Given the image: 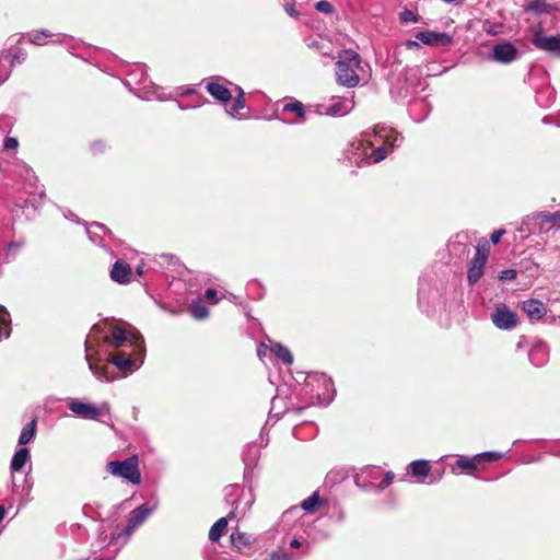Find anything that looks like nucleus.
Listing matches in <instances>:
<instances>
[{
    "instance_id": "obj_1",
    "label": "nucleus",
    "mask_w": 560,
    "mask_h": 560,
    "mask_svg": "<svg viewBox=\"0 0 560 560\" xmlns=\"http://www.w3.org/2000/svg\"><path fill=\"white\" fill-rule=\"evenodd\" d=\"M104 342L109 350L107 362L102 359L93 361L90 354L86 353L89 369L98 381L112 382L115 380V375L109 371L108 363L125 374L136 372L143 364L145 345L142 335L138 330L114 326L110 332L104 336ZM85 347L86 352H89L88 341Z\"/></svg>"
},
{
    "instance_id": "obj_2",
    "label": "nucleus",
    "mask_w": 560,
    "mask_h": 560,
    "mask_svg": "<svg viewBox=\"0 0 560 560\" xmlns=\"http://www.w3.org/2000/svg\"><path fill=\"white\" fill-rule=\"evenodd\" d=\"M402 141V137L392 128L376 126L362 133V139L352 143L351 160L358 166L371 165L386 159Z\"/></svg>"
},
{
    "instance_id": "obj_3",
    "label": "nucleus",
    "mask_w": 560,
    "mask_h": 560,
    "mask_svg": "<svg viewBox=\"0 0 560 560\" xmlns=\"http://www.w3.org/2000/svg\"><path fill=\"white\" fill-rule=\"evenodd\" d=\"M156 509L158 501H154L151 503H143L130 511L127 516L125 527L120 530L117 527L112 534L110 541H121V544L125 545L130 539L135 530L139 528Z\"/></svg>"
},
{
    "instance_id": "obj_4",
    "label": "nucleus",
    "mask_w": 560,
    "mask_h": 560,
    "mask_svg": "<svg viewBox=\"0 0 560 560\" xmlns=\"http://www.w3.org/2000/svg\"><path fill=\"white\" fill-rule=\"evenodd\" d=\"M361 57L352 50H342L339 60L336 62V78L338 84L347 88H354L359 84L360 78L357 69L360 68Z\"/></svg>"
},
{
    "instance_id": "obj_5",
    "label": "nucleus",
    "mask_w": 560,
    "mask_h": 560,
    "mask_svg": "<svg viewBox=\"0 0 560 560\" xmlns=\"http://www.w3.org/2000/svg\"><path fill=\"white\" fill-rule=\"evenodd\" d=\"M106 471L114 477L128 481L132 486H138L141 482L139 457L137 454H133L124 460L108 462L106 464Z\"/></svg>"
},
{
    "instance_id": "obj_6",
    "label": "nucleus",
    "mask_w": 560,
    "mask_h": 560,
    "mask_svg": "<svg viewBox=\"0 0 560 560\" xmlns=\"http://www.w3.org/2000/svg\"><path fill=\"white\" fill-rule=\"evenodd\" d=\"M419 71L417 68H405L392 83L390 93L397 97H407L418 94L417 86L420 84Z\"/></svg>"
},
{
    "instance_id": "obj_7",
    "label": "nucleus",
    "mask_w": 560,
    "mask_h": 560,
    "mask_svg": "<svg viewBox=\"0 0 560 560\" xmlns=\"http://www.w3.org/2000/svg\"><path fill=\"white\" fill-rule=\"evenodd\" d=\"M67 406L73 415L86 420H100L103 410L106 412L109 411V406L107 402H104L101 407H98L94 404L84 402L77 398H70Z\"/></svg>"
},
{
    "instance_id": "obj_8",
    "label": "nucleus",
    "mask_w": 560,
    "mask_h": 560,
    "mask_svg": "<svg viewBox=\"0 0 560 560\" xmlns=\"http://www.w3.org/2000/svg\"><path fill=\"white\" fill-rule=\"evenodd\" d=\"M0 172L3 175H18L31 187H35L38 180L32 167L19 159H14L13 162H0Z\"/></svg>"
},
{
    "instance_id": "obj_9",
    "label": "nucleus",
    "mask_w": 560,
    "mask_h": 560,
    "mask_svg": "<svg viewBox=\"0 0 560 560\" xmlns=\"http://www.w3.org/2000/svg\"><path fill=\"white\" fill-rule=\"evenodd\" d=\"M521 56L518 48L509 40H502L493 45L490 59L502 65H509L517 60Z\"/></svg>"
},
{
    "instance_id": "obj_10",
    "label": "nucleus",
    "mask_w": 560,
    "mask_h": 560,
    "mask_svg": "<svg viewBox=\"0 0 560 560\" xmlns=\"http://www.w3.org/2000/svg\"><path fill=\"white\" fill-rule=\"evenodd\" d=\"M491 320L498 329L512 330L518 324V316L505 304H500L493 310Z\"/></svg>"
},
{
    "instance_id": "obj_11",
    "label": "nucleus",
    "mask_w": 560,
    "mask_h": 560,
    "mask_svg": "<svg viewBox=\"0 0 560 560\" xmlns=\"http://www.w3.org/2000/svg\"><path fill=\"white\" fill-rule=\"evenodd\" d=\"M488 259V249L476 247V255L470 261L467 271V280L469 284L477 283L483 275V268Z\"/></svg>"
},
{
    "instance_id": "obj_12",
    "label": "nucleus",
    "mask_w": 560,
    "mask_h": 560,
    "mask_svg": "<svg viewBox=\"0 0 560 560\" xmlns=\"http://www.w3.org/2000/svg\"><path fill=\"white\" fill-rule=\"evenodd\" d=\"M254 503V495L250 490L247 492L242 489L240 493L233 499L231 510L228 513L229 518L243 517Z\"/></svg>"
},
{
    "instance_id": "obj_13",
    "label": "nucleus",
    "mask_w": 560,
    "mask_h": 560,
    "mask_svg": "<svg viewBox=\"0 0 560 560\" xmlns=\"http://www.w3.org/2000/svg\"><path fill=\"white\" fill-rule=\"evenodd\" d=\"M533 44L536 48L560 58V35H545L539 31L534 35Z\"/></svg>"
},
{
    "instance_id": "obj_14",
    "label": "nucleus",
    "mask_w": 560,
    "mask_h": 560,
    "mask_svg": "<svg viewBox=\"0 0 560 560\" xmlns=\"http://www.w3.org/2000/svg\"><path fill=\"white\" fill-rule=\"evenodd\" d=\"M85 230L93 244L103 248H107L109 246V242L113 240V234L104 224L93 222L88 224Z\"/></svg>"
},
{
    "instance_id": "obj_15",
    "label": "nucleus",
    "mask_w": 560,
    "mask_h": 560,
    "mask_svg": "<svg viewBox=\"0 0 560 560\" xmlns=\"http://www.w3.org/2000/svg\"><path fill=\"white\" fill-rule=\"evenodd\" d=\"M331 104L324 107V114L334 117H341L349 114L354 108V103L351 98L332 96Z\"/></svg>"
},
{
    "instance_id": "obj_16",
    "label": "nucleus",
    "mask_w": 560,
    "mask_h": 560,
    "mask_svg": "<svg viewBox=\"0 0 560 560\" xmlns=\"http://www.w3.org/2000/svg\"><path fill=\"white\" fill-rule=\"evenodd\" d=\"M416 39L428 46H450L453 43L451 35L433 31L419 32L416 34Z\"/></svg>"
},
{
    "instance_id": "obj_17",
    "label": "nucleus",
    "mask_w": 560,
    "mask_h": 560,
    "mask_svg": "<svg viewBox=\"0 0 560 560\" xmlns=\"http://www.w3.org/2000/svg\"><path fill=\"white\" fill-rule=\"evenodd\" d=\"M110 279L119 284H126L131 279V267L126 261L118 259L110 269Z\"/></svg>"
},
{
    "instance_id": "obj_18",
    "label": "nucleus",
    "mask_w": 560,
    "mask_h": 560,
    "mask_svg": "<svg viewBox=\"0 0 560 560\" xmlns=\"http://www.w3.org/2000/svg\"><path fill=\"white\" fill-rule=\"evenodd\" d=\"M548 347L541 341L534 343L528 353L530 363L537 368L544 366L548 361Z\"/></svg>"
},
{
    "instance_id": "obj_19",
    "label": "nucleus",
    "mask_w": 560,
    "mask_h": 560,
    "mask_svg": "<svg viewBox=\"0 0 560 560\" xmlns=\"http://www.w3.org/2000/svg\"><path fill=\"white\" fill-rule=\"evenodd\" d=\"M522 310L526 313V315L532 320H539L541 319L546 313L547 308L545 304L536 299H530L527 301H524L522 304Z\"/></svg>"
},
{
    "instance_id": "obj_20",
    "label": "nucleus",
    "mask_w": 560,
    "mask_h": 560,
    "mask_svg": "<svg viewBox=\"0 0 560 560\" xmlns=\"http://www.w3.org/2000/svg\"><path fill=\"white\" fill-rule=\"evenodd\" d=\"M448 253L452 256L463 257L468 254V236L466 233H458L454 240L448 242Z\"/></svg>"
},
{
    "instance_id": "obj_21",
    "label": "nucleus",
    "mask_w": 560,
    "mask_h": 560,
    "mask_svg": "<svg viewBox=\"0 0 560 560\" xmlns=\"http://www.w3.org/2000/svg\"><path fill=\"white\" fill-rule=\"evenodd\" d=\"M317 382L320 383L323 385V387L325 388L324 393L316 394L318 402L327 406L328 404L331 402V400L334 399V395H335L332 381L325 374H322L317 377Z\"/></svg>"
},
{
    "instance_id": "obj_22",
    "label": "nucleus",
    "mask_w": 560,
    "mask_h": 560,
    "mask_svg": "<svg viewBox=\"0 0 560 560\" xmlns=\"http://www.w3.org/2000/svg\"><path fill=\"white\" fill-rule=\"evenodd\" d=\"M283 113H293L295 115L294 121H289L290 124L296 122L302 124L305 121V108L302 102L291 98L289 102H287L282 107Z\"/></svg>"
},
{
    "instance_id": "obj_23",
    "label": "nucleus",
    "mask_w": 560,
    "mask_h": 560,
    "mask_svg": "<svg viewBox=\"0 0 560 560\" xmlns=\"http://www.w3.org/2000/svg\"><path fill=\"white\" fill-rule=\"evenodd\" d=\"M206 89H207L208 93L217 101L225 103L232 98L231 91L218 82H213V81L209 82L206 85Z\"/></svg>"
},
{
    "instance_id": "obj_24",
    "label": "nucleus",
    "mask_w": 560,
    "mask_h": 560,
    "mask_svg": "<svg viewBox=\"0 0 560 560\" xmlns=\"http://www.w3.org/2000/svg\"><path fill=\"white\" fill-rule=\"evenodd\" d=\"M478 465V460L476 455L474 457L468 456H458L455 464L452 466V471L456 472L457 470L464 471L468 475L474 474L476 471Z\"/></svg>"
},
{
    "instance_id": "obj_25",
    "label": "nucleus",
    "mask_w": 560,
    "mask_h": 560,
    "mask_svg": "<svg viewBox=\"0 0 560 560\" xmlns=\"http://www.w3.org/2000/svg\"><path fill=\"white\" fill-rule=\"evenodd\" d=\"M409 471L413 477L422 481L431 471L430 462L425 459L413 460L409 464Z\"/></svg>"
},
{
    "instance_id": "obj_26",
    "label": "nucleus",
    "mask_w": 560,
    "mask_h": 560,
    "mask_svg": "<svg viewBox=\"0 0 560 560\" xmlns=\"http://www.w3.org/2000/svg\"><path fill=\"white\" fill-rule=\"evenodd\" d=\"M30 459V451L26 447L19 448L11 460V471H20Z\"/></svg>"
},
{
    "instance_id": "obj_27",
    "label": "nucleus",
    "mask_w": 560,
    "mask_h": 560,
    "mask_svg": "<svg viewBox=\"0 0 560 560\" xmlns=\"http://www.w3.org/2000/svg\"><path fill=\"white\" fill-rule=\"evenodd\" d=\"M541 228L548 225V228L560 229V211L551 212H539L536 215Z\"/></svg>"
},
{
    "instance_id": "obj_28",
    "label": "nucleus",
    "mask_w": 560,
    "mask_h": 560,
    "mask_svg": "<svg viewBox=\"0 0 560 560\" xmlns=\"http://www.w3.org/2000/svg\"><path fill=\"white\" fill-rule=\"evenodd\" d=\"M231 542L237 550L242 551L249 548L254 542V539L246 533L236 532L231 534Z\"/></svg>"
},
{
    "instance_id": "obj_29",
    "label": "nucleus",
    "mask_w": 560,
    "mask_h": 560,
    "mask_svg": "<svg viewBox=\"0 0 560 560\" xmlns=\"http://www.w3.org/2000/svg\"><path fill=\"white\" fill-rule=\"evenodd\" d=\"M11 316L3 305H0V341L7 339L11 334Z\"/></svg>"
},
{
    "instance_id": "obj_30",
    "label": "nucleus",
    "mask_w": 560,
    "mask_h": 560,
    "mask_svg": "<svg viewBox=\"0 0 560 560\" xmlns=\"http://www.w3.org/2000/svg\"><path fill=\"white\" fill-rule=\"evenodd\" d=\"M270 351L273 352L275 355L285 365H291L293 363V355L287 347L280 343H275L270 347Z\"/></svg>"
},
{
    "instance_id": "obj_31",
    "label": "nucleus",
    "mask_w": 560,
    "mask_h": 560,
    "mask_svg": "<svg viewBox=\"0 0 560 560\" xmlns=\"http://www.w3.org/2000/svg\"><path fill=\"white\" fill-rule=\"evenodd\" d=\"M228 527V518L221 517L219 518L209 530V539L211 541H218Z\"/></svg>"
},
{
    "instance_id": "obj_32",
    "label": "nucleus",
    "mask_w": 560,
    "mask_h": 560,
    "mask_svg": "<svg viewBox=\"0 0 560 560\" xmlns=\"http://www.w3.org/2000/svg\"><path fill=\"white\" fill-rule=\"evenodd\" d=\"M551 10V4H549L546 0H532L525 7L526 12H534L536 14H546Z\"/></svg>"
},
{
    "instance_id": "obj_33",
    "label": "nucleus",
    "mask_w": 560,
    "mask_h": 560,
    "mask_svg": "<svg viewBox=\"0 0 560 560\" xmlns=\"http://www.w3.org/2000/svg\"><path fill=\"white\" fill-rule=\"evenodd\" d=\"M555 98L553 90L550 88H541L536 93V102L539 106L547 107L549 106Z\"/></svg>"
},
{
    "instance_id": "obj_34",
    "label": "nucleus",
    "mask_w": 560,
    "mask_h": 560,
    "mask_svg": "<svg viewBox=\"0 0 560 560\" xmlns=\"http://www.w3.org/2000/svg\"><path fill=\"white\" fill-rule=\"evenodd\" d=\"M36 430V419H33L28 422L21 431L19 436V444L25 445L27 444L35 435Z\"/></svg>"
},
{
    "instance_id": "obj_35",
    "label": "nucleus",
    "mask_w": 560,
    "mask_h": 560,
    "mask_svg": "<svg viewBox=\"0 0 560 560\" xmlns=\"http://www.w3.org/2000/svg\"><path fill=\"white\" fill-rule=\"evenodd\" d=\"M236 91H237V96L235 97V101H234L231 109L228 110V113L233 118H237L238 112L245 107L244 91L240 86H236Z\"/></svg>"
},
{
    "instance_id": "obj_36",
    "label": "nucleus",
    "mask_w": 560,
    "mask_h": 560,
    "mask_svg": "<svg viewBox=\"0 0 560 560\" xmlns=\"http://www.w3.org/2000/svg\"><path fill=\"white\" fill-rule=\"evenodd\" d=\"M51 36L52 34L47 30L34 31L28 34V40L34 45L42 46L46 44V38Z\"/></svg>"
},
{
    "instance_id": "obj_37",
    "label": "nucleus",
    "mask_w": 560,
    "mask_h": 560,
    "mask_svg": "<svg viewBox=\"0 0 560 560\" xmlns=\"http://www.w3.org/2000/svg\"><path fill=\"white\" fill-rule=\"evenodd\" d=\"M319 505L320 500L317 491L301 503V508L308 513H314Z\"/></svg>"
},
{
    "instance_id": "obj_38",
    "label": "nucleus",
    "mask_w": 560,
    "mask_h": 560,
    "mask_svg": "<svg viewBox=\"0 0 560 560\" xmlns=\"http://www.w3.org/2000/svg\"><path fill=\"white\" fill-rule=\"evenodd\" d=\"M189 311L192 317L196 319H205L209 315L208 308L199 302L192 303Z\"/></svg>"
},
{
    "instance_id": "obj_39",
    "label": "nucleus",
    "mask_w": 560,
    "mask_h": 560,
    "mask_svg": "<svg viewBox=\"0 0 560 560\" xmlns=\"http://www.w3.org/2000/svg\"><path fill=\"white\" fill-rule=\"evenodd\" d=\"M242 488L238 485H229L224 488V500L228 505H231L233 499L240 493Z\"/></svg>"
},
{
    "instance_id": "obj_40",
    "label": "nucleus",
    "mask_w": 560,
    "mask_h": 560,
    "mask_svg": "<svg viewBox=\"0 0 560 560\" xmlns=\"http://www.w3.org/2000/svg\"><path fill=\"white\" fill-rule=\"evenodd\" d=\"M502 457L503 454L501 452H483L476 455L478 463L482 459L489 463H493L501 459Z\"/></svg>"
},
{
    "instance_id": "obj_41",
    "label": "nucleus",
    "mask_w": 560,
    "mask_h": 560,
    "mask_svg": "<svg viewBox=\"0 0 560 560\" xmlns=\"http://www.w3.org/2000/svg\"><path fill=\"white\" fill-rule=\"evenodd\" d=\"M399 20L401 23H409V22L417 23V22H419L420 16L409 9H404L399 13Z\"/></svg>"
},
{
    "instance_id": "obj_42",
    "label": "nucleus",
    "mask_w": 560,
    "mask_h": 560,
    "mask_svg": "<svg viewBox=\"0 0 560 560\" xmlns=\"http://www.w3.org/2000/svg\"><path fill=\"white\" fill-rule=\"evenodd\" d=\"M315 9L322 13L331 14L335 12L334 5L327 0L316 2Z\"/></svg>"
},
{
    "instance_id": "obj_43",
    "label": "nucleus",
    "mask_w": 560,
    "mask_h": 560,
    "mask_svg": "<svg viewBox=\"0 0 560 560\" xmlns=\"http://www.w3.org/2000/svg\"><path fill=\"white\" fill-rule=\"evenodd\" d=\"M517 271L514 269H504L500 272L499 279L502 281H512L516 278Z\"/></svg>"
},
{
    "instance_id": "obj_44",
    "label": "nucleus",
    "mask_w": 560,
    "mask_h": 560,
    "mask_svg": "<svg viewBox=\"0 0 560 560\" xmlns=\"http://www.w3.org/2000/svg\"><path fill=\"white\" fill-rule=\"evenodd\" d=\"M26 59V52L24 50H19L18 52L13 54L10 59L11 66H15L16 63H22Z\"/></svg>"
},
{
    "instance_id": "obj_45",
    "label": "nucleus",
    "mask_w": 560,
    "mask_h": 560,
    "mask_svg": "<svg viewBox=\"0 0 560 560\" xmlns=\"http://www.w3.org/2000/svg\"><path fill=\"white\" fill-rule=\"evenodd\" d=\"M269 560H291V557L285 551L277 550L269 555Z\"/></svg>"
},
{
    "instance_id": "obj_46",
    "label": "nucleus",
    "mask_w": 560,
    "mask_h": 560,
    "mask_svg": "<svg viewBox=\"0 0 560 560\" xmlns=\"http://www.w3.org/2000/svg\"><path fill=\"white\" fill-rule=\"evenodd\" d=\"M19 147V141L13 137H5L3 140V148L5 150H15Z\"/></svg>"
},
{
    "instance_id": "obj_47",
    "label": "nucleus",
    "mask_w": 560,
    "mask_h": 560,
    "mask_svg": "<svg viewBox=\"0 0 560 560\" xmlns=\"http://www.w3.org/2000/svg\"><path fill=\"white\" fill-rule=\"evenodd\" d=\"M45 197V191L40 190L38 192H31L28 201L35 207L36 203H40Z\"/></svg>"
},
{
    "instance_id": "obj_48",
    "label": "nucleus",
    "mask_w": 560,
    "mask_h": 560,
    "mask_svg": "<svg viewBox=\"0 0 560 560\" xmlns=\"http://www.w3.org/2000/svg\"><path fill=\"white\" fill-rule=\"evenodd\" d=\"M205 299L213 304H215L218 302L217 300V291L212 288H208L206 291H205Z\"/></svg>"
},
{
    "instance_id": "obj_49",
    "label": "nucleus",
    "mask_w": 560,
    "mask_h": 560,
    "mask_svg": "<svg viewBox=\"0 0 560 560\" xmlns=\"http://www.w3.org/2000/svg\"><path fill=\"white\" fill-rule=\"evenodd\" d=\"M394 477H395L394 472L387 471L385 474L383 480L381 481L380 487L383 488V489L388 487L393 482Z\"/></svg>"
},
{
    "instance_id": "obj_50",
    "label": "nucleus",
    "mask_w": 560,
    "mask_h": 560,
    "mask_svg": "<svg viewBox=\"0 0 560 560\" xmlns=\"http://www.w3.org/2000/svg\"><path fill=\"white\" fill-rule=\"evenodd\" d=\"M505 233V230L501 229V230H495L491 233L490 235V240L493 244H497L500 242L502 235Z\"/></svg>"
},
{
    "instance_id": "obj_51",
    "label": "nucleus",
    "mask_w": 560,
    "mask_h": 560,
    "mask_svg": "<svg viewBox=\"0 0 560 560\" xmlns=\"http://www.w3.org/2000/svg\"><path fill=\"white\" fill-rule=\"evenodd\" d=\"M91 149L94 153H100L102 151H104L105 149V143L101 140L98 141H94L91 145Z\"/></svg>"
},
{
    "instance_id": "obj_52",
    "label": "nucleus",
    "mask_w": 560,
    "mask_h": 560,
    "mask_svg": "<svg viewBox=\"0 0 560 560\" xmlns=\"http://www.w3.org/2000/svg\"><path fill=\"white\" fill-rule=\"evenodd\" d=\"M258 456V452L256 451L255 454L253 456L249 457L248 453L244 454V463H245V466L248 467L250 466L252 464L255 463L256 458Z\"/></svg>"
},
{
    "instance_id": "obj_53",
    "label": "nucleus",
    "mask_w": 560,
    "mask_h": 560,
    "mask_svg": "<svg viewBox=\"0 0 560 560\" xmlns=\"http://www.w3.org/2000/svg\"><path fill=\"white\" fill-rule=\"evenodd\" d=\"M22 246L20 242L10 243L7 247V254L9 255L11 252L18 250Z\"/></svg>"
},
{
    "instance_id": "obj_54",
    "label": "nucleus",
    "mask_w": 560,
    "mask_h": 560,
    "mask_svg": "<svg viewBox=\"0 0 560 560\" xmlns=\"http://www.w3.org/2000/svg\"><path fill=\"white\" fill-rule=\"evenodd\" d=\"M285 12H287L289 15H294V14H295V11H294V3H287V4H285Z\"/></svg>"
},
{
    "instance_id": "obj_55",
    "label": "nucleus",
    "mask_w": 560,
    "mask_h": 560,
    "mask_svg": "<svg viewBox=\"0 0 560 560\" xmlns=\"http://www.w3.org/2000/svg\"><path fill=\"white\" fill-rule=\"evenodd\" d=\"M267 348H265L264 343H261L257 350L258 357L261 359L266 354Z\"/></svg>"
},
{
    "instance_id": "obj_56",
    "label": "nucleus",
    "mask_w": 560,
    "mask_h": 560,
    "mask_svg": "<svg viewBox=\"0 0 560 560\" xmlns=\"http://www.w3.org/2000/svg\"><path fill=\"white\" fill-rule=\"evenodd\" d=\"M69 39L70 38L67 35H60L56 42L59 44H67Z\"/></svg>"
},
{
    "instance_id": "obj_57",
    "label": "nucleus",
    "mask_w": 560,
    "mask_h": 560,
    "mask_svg": "<svg viewBox=\"0 0 560 560\" xmlns=\"http://www.w3.org/2000/svg\"><path fill=\"white\" fill-rule=\"evenodd\" d=\"M290 546H291L292 548H299V547L301 546V542H300V540H299V539L293 538V539L290 541Z\"/></svg>"
},
{
    "instance_id": "obj_58",
    "label": "nucleus",
    "mask_w": 560,
    "mask_h": 560,
    "mask_svg": "<svg viewBox=\"0 0 560 560\" xmlns=\"http://www.w3.org/2000/svg\"><path fill=\"white\" fill-rule=\"evenodd\" d=\"M407 47H408V48H411V47H419V44H418V42H416V40H408V43H407Z\"/></svg>"
},
{
    "instance_id": "obj_59",
    "label": "nucleus",
    "mask_w": 560,
    "mask_h": 560,
    "mask_svg": "<svg viewBox=\"0 0 560 560\" xmlns=\"http://www.w3.org/2000/svg\"><path fill=\"white\" fill-rule=\"evenodd\" d=\"M136 272H137V275L142 276V275H143V272H144L143 265H139V266L136 268Z\"/></svg>"
},
{
    "instance_id": "obj_60",
    "label": "nucleus",
    "mask_w": 560,
    "mask_h": 560,
    "mask_svg": "<svg viewBox=\"0 0 560 560\" xmlns=\"http://www.w3.org/2000/svg\"><path fill=\"white\" fill-rule=\"evenodd\" d=\"M65 217L69 220H75V214H73L72 212L69 211V213L65 214Z\"/></svg>"
},
{
    "instance_id": "obj_61",
    "label": "nucleus",
    "mask_w": 560,
    "mask_h": 560,
    "mask_svg": "<svg viewBox=\"0 0 560 560\" xmlns=\"http://www.w3.org/2000/svg\"><path fill=\"white\" fill-rule=\"evenodd\" d=\"M4 514H5V510L2 505H0V522L3 520Z\"/></svg>"
},
{
    "instance_id": "obj_62",
    "label": "nucleus",
    "mask_w": 560,
    "mask_h": 560,
    "mask_svg": "<svg viewBox=\"0 0 560 560\" xmlns=\"http://www.w3.org/2000/svg\"><path fill=\"white\" fill-rule=\"evenodd\" d=\"M542 121H544L545 124H550V122H551V119H550V117H549V116H545V117L542 118Z\"/></svg>"
},
{
    "instance_id": "obj_63",
    "label": "nucleus",
    "mask_w": 560,
    "mask_h": 560,
    "mask_svg": "<svg viewBox=\"0 0 560 560\" xmlns=\"http://www.w3.org/2000/svg\"><path fill=\"white\" fill-rule=\"evenodd\" d=\"M441 478H442V474H440L436 479L429 481V483H434V482L441 480Z\"/></svg>"
},
{
    "instance_id": "obj_64",
    "label": "nucleus",
    "mask_w": 560,
    "mask_h": 560,
    "mask_svg": "<svg viewBox=\"0 0 560 560\" xmlns=\"http://www.w3.org/2000/svg\"><path fill=\"white\" fill-rule=\"evenodd\" d=\"M137 71L141 72V75L144 74V69L142 67H140L139 69H137Z\"/></svg>"
}]
</instances>
